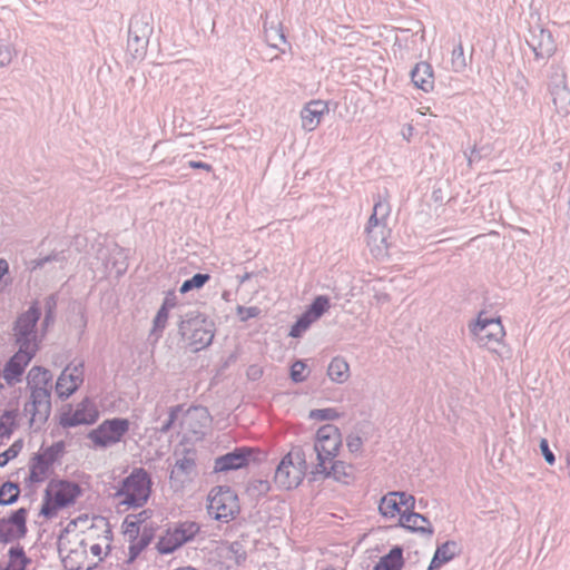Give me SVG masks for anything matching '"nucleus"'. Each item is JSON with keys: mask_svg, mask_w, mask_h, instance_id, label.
<instances>
[{"mask_svg": "<svg viewBox=\"0 0 570 570\" xmlns=\"http://www.w3.org/2000/svg\"><path fill=\"white\" fill-rule=\"evenodd\" d=\"M98 417V411L95 404L88 400H82L75 410L63 412L60 416V425L63 428H73L81 424H91Z\"/></svg>", "mask_w": 570, "mask_h": 570, "instance_id": "f3484780", "label": "nucleus"}, {"mask_svg": "<svg viewBox=\"0 0 570 570\" xmlns=\"http://www.w3.org/2000/svg\"><path fill=\"white\" fill-rule=\"evenodd\" d=\"M401 503H399L396 491H393L381 499L379 511L384 518H394L403 513Z\"/></svg>", "mask_w": 570, "mask_h": 570, "instance_id": "c85d7f7f", "label": "nucleus"}, {"mask_svg": "<svg viewBox=\"0 0 570 570\" xmlns=\"http://www.w3.org/2000/svg\"><path fill=\"white\" fill-rule=\"evenodd\" d=\"M321 473H325L327 476H333L337 481H343L344 478L351 475V466L346 465L342 461L333 460L332 462H327L326 471H320Z\"/></svg>", "mask_w": 570, "mask_h": 570, "instance_id": "c9c22d12", "label": "nucleus"}, {"mask_svg": "<svg viewBox=\"0 0 570 570\" xmlns=\"http://www.w3.org/2000/svg\"><path fill=\"white\" fill-rule=\"evenodd\" d=\"M196 473V454L191 450H186L181 454H176V461L173 466L170 478L185 482Z\"/></svg>", "mask_w": 570, "mask_h": 570, "instance_id": "4be33fe9", "label": "nucleus"}, {"mask_svg": "<svg viewBox=\"0 0 570 570\" xmlns=\"http://www.w3.org/2000/svg\"><path fill=\"white\" fill-rule=\"evenodd\" d=\"M391 213L390 203L386 199H383L379 196L377 200H375L373 206V213L368 218L371 223H386L387 217Z\"/></svg>", "mask_w": 570, "mask_h": 570, "instance_id": "f704fd0d", "label": "nucleus"}, {"mask_svg": "<svg viewBox=\"0 0 570 570\" xmlns=\"http://www.w3.org/2000/svg\"><path fill=\"white\" fill-rule=\"evenodd\" d=\"M151 17L147 14L135 16L129 23L128 33L149 40L153 35Z\"/></svg>", "mask_w": 570, "mask_h": 570, "instance_id": "cd10ccee", "label": "nucleus"}, {"mask_svg": "<svg viewBox=\"0 0 570 570\" xmlns=\"http://www.w3.org/2000/svg\"><path fill=\"white\" fill-rule=\"evenodd\" d=\"M264 32L267 43L273 48H278L279 42L286 43V37L281 23H272L269 27L264 22Z\"/></svg>", "mask_w": 570, "mask_h": 570, "instance_id": "473e14b6", "label": "nucleus"}, {"mask_svg": "<svg viewBox=\"0 0 570 570\" xmlns=\"http://www.w3.org/2000/svg\"><path fill=\"white\" fill-rule=\"evenodd\" d=\"M470 332L481 347L491 352H498L505 336L504 327L500 318H491L485 313H480L476 321L469 325Z\"/></svg>", "mask_w": 570, "mask_h": 570, "instance_id": "0eeeda50", "label": "nucleus"}, {"mask_svg": "<svg viewBox=\"0 0 570 570\" xmlns=\"http://www.w3.org/2000/svg\"><path fill=\"white\" fill-rule=\"evenodd\" d=\"M330 298L325 295H320L315 297L311 306L305 312L307 315L311 316L315 322L322 317V315L327 312L330 308Z\"/></svg>", "mask_w": 570, "mask_h": 570, "instance_id": "4c0bfd02", "label": "nucleus"}, {"mask_svg": "<svg viewBox=\"0 0 570 570\" xmlns=\"http://www.w3.org/2000/svg\"><path fill=\"white\" fill-rule=\"evenodd\" d=\"M153 539L151 531L144 528L141 534L129 540L128 562H132L148 547Z\"/></svg>", "mask_w": 570, "mask_h": 570, "instance_id": "c756f323", "label": "nucleus"}, {"mask_svg": "<svg viewBox=\"0 0 570 570\" xmlns=\"http://www.w3.org/2000/svg\"><path fill=\"white\" fill-rule=\"evenodd\" d=\"M306 368V364L298 360L294 362V364L291 367V379L295 383H301L306 380V375L304 374Z\"/></svg>", "mask_w": 570, "mask_h": 570, "instance_id": "8fccbe9b", "label": "nucleus"}, {"mask_svg": "<svg viewBox=\"0 0 570 570\" xmlns=\"http://www.w3.org/2000/svg\"><path fill=\"white\" fill-rule=\"evenodd\" d=\"M81 546V551H78V550H72L66 558V562H73L76 560L77 557H79L80 554H83L86 553V547L83 544V541H81L80 543Z\"/></svg>", "mask_w": 570, "mask_h": 570, "instance_id": "0e129e2a", "label": "nucleus"}, {"mask_svg": "<svg viewBox=\"0 0 570 570\" xmlns=\"http://www.w3.org/2000/svg\"><path fill=\"white\" fill-rule=\"evenodd\" d=\"M188 167L194 168V169H204L206 171H212L213 170V166L212 165H209L207 163H204V161H197V160L188 161Z\"/></svg>", "mask_w": 570, "mask_h": 570, "instance_id": "e2e57ef3", "label": "nucleus"}, {"mask_svg": "<svg viewBox=\"0 0 570 570\" xmlns=\"http://www.w3.org/2000/svg\"><path fill=\"white\" fill-rule=\"evenodd\" d=\"M179 331L186 337L195 351L205 348L214 338V325L202 315L185 320L180 323Z\"/></svg>", "mask_w": 570, "mask_h": 570, "instance_id": "9d476101", "label": "nucleus"}, {"mask_svg": "<svg viewBox=\"0 0 570 570\" xmlns=\"http://www.w3.org/2000/svg\"><path fill=\"white\" fill-rule=\"evenodd\" d=\"M80 493V487L75 482L51 480L47 485L40 513L52 518L60 509L72 504Z\"/></svg>", "mask_w": 570, "mask_h": 570, "instance_id": "20e7f679", "label": "nucleus"}, {"mask_svg": "<svg viewBox=\"0 0 570 570\" xmlns=\"http://www.w3.org/2000/svg\"><path fill=\"white\" fill-rule=\"evenodd\" d=\"M128 517L131 518L132 520L138 521V523L141 524L147 519H149L151 517V511L150 510H142L141 512H139L137 514H129Z\"/></svg>", "mask_w": 570, "mask_h": 570, "instance_id": "680f3d73", "label": "nucleus"}, {"mask_svg": "<svg viewBox=\"0 0 570 570\" xmlns=\"http://www.w3.org/2000/svg\"><path fill=\"white\" fill-rule=\"evenodd\" d=\"M207 510L215 520L227 523L240 511L238 497L229 487H215L208 494Z\"/></svg>", "mask_w": 570, "mask_h": 570, "instance_id": "39448f33", "label": "nucleus"}, {"mask_svg": "<svg viewBox=\"0 0 570 570\" xmlns=\"http://www.w3.org/2000/svg\"><path fill=\"white\" fill-rule=\"evenodd\" d=\"M27 514V509L20 508L8 518L0 519V543H8L26 535Z\"/></svg>", "mask_w": 570, "mask_h": 570, "instance_id": "2eb2a0df", "label": "nucleus"}, {"mask_svg": "<svg viewBox=\"0 0 570 570\" xmlns=\"http://www.w3.org/2000/svg\"><path fill=\"white\" fill-rule=\"evenodd\" d=\"M83 382V363L69 364L59 375L56 393L60 399H68Z\"/></svg>", "mask_w": 570, "mask_h": 570, "instance_id": "dca6fc26", "label": "nucleus"}, {"mask_svg": "<svg viewBox=\"0 0 570 570\" xmlns=\"http://www.w3.org/2000/svg\"><path fill=\"white\" fill-rule=\"evenodd\" d=\"M65 450L63 442H57L51 446L45 449L39 455L43 458L50 465L62 454Z\"/></svg>", "mask_w": 570, "mask_h": 570, "instance_id": "c03bdc74", "label": "nucleus"}, {"mask_svg": "<svg viewBox=\"0 0 570 570\" xmlns=\"http://www.w3.org/2000/svg\"><path fill=\"white\" fill-rule=\"evenodd\" d=\"M411 79L414 86L425 92L434 88V73L430 63L419 62L411 71Z\"/></svg>", "mask_w": 570, "mask_h": 570, "instance_id": "b1692460", "label": "nucleus"}, {"mask_svg": "<svg viewBox=\"0 0 570 570\" xmlns=\"http://www.w3.org/2000/svg\"><path fill=\"white\" fill-rule=\"evenodd\" d=\"M168 320V311L166 309V306H161L159 311L156 314V317L154 320V328L153 332H161L167 323Z\"/></svg>", "mask_w": 570, "mask_h": 570, "instance_id": "864d4df0", "label": "nucleus"}, {"mask_svg": "<svg viewBox=\"0 0 570 570\" xmlns=\"http://www.w3.org/2000/svg\"><path fill=\"white\" fill-rule=\"evenodd\" d=\"M252 452L250 448H237L225 455L216 458L214 470L216 472H227L242 469L248 464Z\"/></svg>", "mask_w": 570, "mask_h": 570, "instance_id": "aec40b11", "label": "nucleus"}, {"mask_svg": "<svg viewBox=\"0 0 570 570\" xmlns=\"http://www.w3.org/2000/svg\"><path fill=\"white\" fill-rule=\"evenodd\" d=\"M50 464L43 460L39 454L33 456L30 461L29 480L32 483H39L46 480L50 470Z\"/></svg>", "mask_w": 570, "mask_h": 570, "instance_id": "2f4dec72", "label": "nucleus"}, {"mask_svg": "<svg viewBox=\"0 0 570 570\" xmlns=\"http://www.w3.org/2000/svg\"><path fill=\"white\" fill-rule=\"evenodd\" d=\"M460 552L459 544L455 541H446L436 548L434 557L429 566V570L439 569L444 563L451 561Z\"/></svg>", "mask_w": 570, "mask_h": 570, "instance_id": "a878e982", "label": "nucleus"}, {"mask_svg": "<svg viewBox=\"0 0 570 570\" xmlns=\"http://www.w3.org/2000/svg\"><path fill=\"white\" fill-rule=\"evenodd\" d=\"M403 564V550L401 547H394L380 559L373 570H401Z\"/></svg>", "mask_w": 570, "mask_h": 570, "instance_id": "bb28decb", "label": "nucleus"}, {"mask_svg": "<svg viewBox=\"0 0 570 570\" xmlns=\"http://www.w3.org/2000/svg\"><path fill=\"white\" fill-rule=\"evenodd\" d=\"M315 321L311 318L309 315L306 313H303V315L296 321V323L292 326L289 331V336L292 337H301L304 332L308 330V327L314 323Z\"/></svg>", "mask_w": 570, "mask_h": 570, "instance_id": "37998d69", "label": "nucleus"}, {"mask_svg": "<svg viewBox=\"0 0 570 570\" xmlns=\"http://www.w3.org/2000/svg\"><path fill=\"white\" fill-rule=\"evenodd\" d=\"M151 479L142 468H135L117 487L115 499L118 505L129 508L144 507L151 493Z\"/></svg>", "mask_w": 570, "mask_h": 570, "instance_id": "f03ea898", "label": "nucleus"}, {"mask_svg": "<svg viewBox=\"0 0 570 570\" xmlns=\"http://www.w3.org/2000/svg\"><path fill=\"white\" fill-rule=\"evenodd\" d=\"M308 417L317 421H334L341 417V413L333 407L315 409L309 412Z\"/></svg>", "mask_w": 570, "mask_h": 570, "instance_id": "79ce46f5", "label": "nucleus"}, {"mask_svg": "<svg viewBox=\"0 0 570 570\" xmlns=\"http://www.w3.org/2000/svg\"><path fill=\"white\" fill-rule=\"evenodd\" d=\"M549 91L558 114L567 115L570 110V89L567 85V75L558 65L551 66Z\"/></svg>", "mask_w": 570, "mask_h": 570, "instance_id": "9b49d317", "label": "nucleus"}, {"mask_svg": "<svg viewBox=\"0 0 570 570\" xmlns=\"http://www.w3.org/2000/svg\"><path fill=\"white\" fill-rule=\"evenodd\" d=\"M217 556L227 563V568L232 566H242L246 561L247 553L242 542H222L216 548Z\"/></svg>", "mask_w": 570, "mask_h": 570, "instance_id": "5701e85b", "label": "nucleus"}, {"mask_svg": "<svg viewBox=\"0 0 570 570\" xmlns=\"http://www.w3.org/2000/svg\"><path fill=\"white\" fill-rule=\"evenodd\" d=\"M20 489L18 484L7 481L0 485V504H12L18 500Z\"/></svg>", "mask_w": 570, "mask_h": 570, "instance_id": "e433bc0d", "label": "nucleus"}, {"mask_svg": "<svg viewBox=\"0 0 570 570\" xmlns=\"http://www.w3.org/2000/svg\"><path fill=\"white\" fill-rule=\"evenodd\" d=\"M23 448V441L17 440L14 441L9 449H7L4 452L0 453V466H4L14 459L22 450Z\"/></svg>", "mask_w": 570, "mask_h": 570, "instance_id": "a18cd8bd", "label": "nucleus"}, {"mask_svg": "<svg viewBox=\"0 0 570 570\" xmlns=\"http://www.w3.org/2000/svg\"><path fill=\"white\" fill-rule=\"evenodd\" d=\"M149 40L128 33L127 49L134 59H141L147 50Z\"/></svg>", "mask_w": 570, "mask_h": 570, "instance_id": "72a5a7b5", "label": "nucleus"}, {"mask_svg": "<svg viewBox=\"0 0 570 570\" xmlns=\"http://www.w3.org/2000/svg\"><path fill=\"white\" fill-rule=\"evenodd\" d=\"M13 415L10 412H6L0 416V440L9 438L12 433Z\"/></svg>", "mask_w": 570, "mask_h": 570, "instance_id": "de8ad7c7", "label": "nucleus"}, {"mask_svg": "<svg viewBox=\"0 0 570 570\" xmlns=\"http://www.w3.org/2000/svg\"><path fill=\"white\" fill-rule=\"evenodd\" d=\"M399 503L404 508L403 512H407L414 509L415 499L413 495L407 494L406 492H397Z\"/></svg>", "mask_w": 570, "mask_h": 570, "instance_id": "6e6d98bb", "label": "nucleus"}, {"mask_svg": "<svg viewBox=\"0 0 570 570\" xmlns=\"http://www.w3.org/2000/svg\"><path fill=\"white\" fill-rule=\"evenodd\" d=\"M210 276L208 274H195L191 278L186 279L180 286V293L185 294L194 288L203 287L208 281Z\"/></svg>", "mask_w": 570, "mask_h": 570, "instance_id": "a19ab883", "label": "nucleus"}, {"mask_svg": "<svg viewBox=\"0 0 570 570\" xmlns=\"http://www.w3.org/2000/svg\"><path fill=\"white\" fill-rule=\"evenodd\" d=\"M350 366L342 357H334L327 368L328 377L336 383H344L348 379Z\"/></svg>", "mask_w": 570, "mask_h": 570, "instance_id": "7c9ffc66", "label": "nucleus"}, {"mask_svg": "<svg viewBox=\"0 0 570 570\" xmlns=\"http://www.w3.org/2000/svg\"><path fill=\"white\" fill-rule=\"evenodd\" d=\"M307 470L306 452L303 446H293L276 468L275 483L285 490L301 484Z\"/></svg>", "mask_w": 570, "mask_h": 570, "instance_id": "7ed1b4c3", "label": "nucleus"}, {"mask_svg": "<svg viewBox=\"0 0 570 570\" xmlns=\"http://www.w3.org/2000/svg\"><path fill=\"white\" fill-rule=\"evenodd\" d=\"M200 525L195 521L176 522L169 525L158 538L156 550L160 554H169L195 539Z\"/></svg>", "mask_w": 570, "mask_h": 570, "instance_id": "423d86ee", "label": "nucleus"}, {"mask_svg": "<svg viewBox=\"0 0 570 570\" xmlns=\"http://www.w3.org/2000/svg\"><path fill=\"white\" fill-rule=\"evenodd\" d=\"M540 450L542 452V455L544 456V460L547 463L552 465L556 462V456L553 452L550 450L548 441L546 439H542L540 441Z\"/></svg>", "mask_w": 570, "mask_h": 570, "instance_id": "bf43d9fd", "label": "nucleus"}, {"mask_svg": "<svg viewBox=\"0 0 570 570\" xmlns=\"http://www.w3.org/2000/svg\"><path fill=\"white\" fill-rule=\"evenodd\" d=\"M91 568H92L91 564L82 566V564L78 563L77 566H73V564L70 566V570H90Z\"/></svg>", "mask_w": 570, "mask_h": 570, "instance_id": "774afa93", "label": "nucleus"}, {"mask_svg": "<svg viewBox=\"0 0 570 570\" xmlns=\"http://www.w3.org/2000/svg\"><path fill=\"white\" fill-rule=\"evenodd\" d=\"M342 444L341 433L337 426L325 424L316 432L313 451L317 458V471H326L327 462H332Z\"/></svg>", "mask_w": 570, "mask_h": 570, "instance_id": "6e6552de", "label": "nucleus"}, {"mask_svg": "<svg viewBox=\"0 0 570 570\" xmlns=\"http://www.w3.org/2000/svg\"><path fill=\"white\" fill-rule=\"evenodd\" d=\"M328 112L327 104L322 100H312L301 111L302 127L313 131L320 125L323 116Z\"/></svg>", "mask_w": 570, "mask_h": 570, "instance_id": "412c9836", "label": "nucleus"}, {"mask_svg": "<svg viewBox=\"0 0 570 570\" xmlns=\"http://www.w3.org/2000/svg\"><path fill=\"white\" fill-rule=\"evenodd\" d=\"M109 544L106 546V551H104L102 547L99 543H94L89 547L90 553L97 558V562L92 566H96L98 562L102 561L104 558L108 554Z\"/></svg>", "mask_w": 570, "mask_h": 570, "instance_id": "4d7b16f0", "label": "nucleus"}, {"mask_svg": "<svg viewBox=\"0 0 570 570\" xmlns=\"http://www.w3.org/2000/svg\"><path fill=\"white\" fill-rule=\"evenodd\" d=\"M51 372L41 366H33L27 376L30 390V401L24 405V412L30 415V428L39 430L51 413Z\"/></svg>", "mask_w": 570, "mask_h": 570, "instance_id": "f257e3e1", "label": "nucleus"}, {"mask_svg": "<svg viewBox=\"0 0 570 570\" xmlns=\"http://www.w3.org/2000/svg\"><path fill=\"white\" fill-rule=\"evenodd\" d=\"M366 232V242L371 252L374 256L380 257L386 254L387 250V236L390 230L386 226V223H371L367 222V226L365 228Z\"/></svg>", "mask_w": 570, "mask_h": 570, "instance_id": "6ab92c4d", "label": "nucleus"}, {"mask_svg": "<svg viewBox=\"0 0 570 570\" xmlns=\"http://www.w3.org/2000/svg\"><path fill=\"white\" fill-rule=\"evenodd\" d=\"M129 429L130 422L127 419H108L90 431L88 439L94 443L95 448L107 449L119 443Z\"/></svg>", "mask_w": 570, "mask_h": 570, "instance_id": "1a4fd4ad", "label": "nucleus"}, {"mask_svg": "<svg viewBox=\"0 0 570 570\" xmlns=\"http://www.w3.org/2000/svg\"><path fill=\"white\" fill-rule=\"evenodd\" d=\"M527 43L533 51L537 60H548L557 51V43L552 33L539 26L530 29Z\"/></svg>", "mask_w": 570, "mask_h": 570, "instance_id": "4468645a", "label": "nucleus"}, {"mask_svg": "<svg viewBox=\"0 0 570 570\" xmlns=\"http://www.w3.org/2000/svg\"><path fill=\"white\" fill-rule=\"evenodd\" d=\"M17 57V50L13 45L0 43V68L8 67Z\"/></svg>", "mask_w": 570, "mask_h": 570, "instance_id": "49530a36", "label": "nucleus"}, {"mask_svg": "<svg viewBox=\"0 0 570 570\" xmlns=\"http://www.w3.org/2000/svg\"><path fill=\"white\" fill-rule=\"evenodd\" d=\"M27 558L24 551L20 547H12L9 550V562L6 570H24Z\"/></svg>", "mask_w": 570, "mask_h": 570, "instance_id": "58836bf2", "label": "nucleus"}, {"mask_svg": "<svg viewBox=\"0 0 570 570\" xmlns=\"http://www.w3.org/2000/svg\"><path fill=\"white\" fill-rule=\"evenodd\" d=\"M9 273V263L4 258H0V286L2 284L7 285L8 282L4 279V276Z\"/></svg>", "mask_w": 570, "mask_h": 570, "instance_id": "052dcab7", "label": "nucleus"}, {"mask_svg": "<svg viewBox=\"0 0 570 570\" xmlns=\"http://www.w3.org/2000/svg\"><path fill=\"white\" fill-rule=\"evenodd\" d=\"M65 259V257L62 256V253H56V254H51V255H48V256H45V257H41V258H38V259H35L32 261V268H41L43 267L47 263H50V262H62Z\"/></svg>", "mask_w": 570, "mask_h": 570, "instance_id": "5fc2aeb1", "label": "nucleus"}, {"mask_svg": "<svg viewBox=\"0 0 570 570\" xmlns=\"http://www.w3.org/2000/svg\"><path fill=\"white\" fill-rule=\"evenodd\" d=\"M466 68V59L461 42L453 48L451 55V69L454 72H462Z\"/></svg>", "mask_w": 570, "mask_h": 570, "instance_id": "ea45409f", "label": "nucleus"}, {"mask_svg": "<svg viewBox=\"0 0 570 570\" xmlns=\"http://www.w3.org/2000/svg\"><path fill=\"white\" fill-rule=\"evenodd\" d=\"M181 410H183L181 405H176V406L170 407L168 419L158 429L159 433L167 434L170 431V429L173 428V425L175 424V422L178 417V413L181 412Z\"/></svg>", "mask_w": 570, "mask_h": 570, "instance_id": "09e8293b", "label": "nucleus"}, {"mask_svg": "<svg viewBox=\"0 0 570 570\" xmlns=\"http://www.w3.org/2000/svg\"><path fill=\"white\" fill-rule=\"evenodd\" d=\"M475 153H476L475 147H473V148H472V150L470 151V154L464 153V155H465V157H466V159H468L469 165H471V164L473 163V160L475 159V156H474V154H475Z\"/></svg>", "mask_w": 570, "mask_h": 570, "instance_id": "338daca9", "label": "nucleus"}, {"mask_svg": "<svg viewBox=\"0 0 570 570\" xmlns=\"http://www.w3.org/2000/svg\"><path fill=\"white\" fill-rule=\"evenodd\" d=\"M346 445L352 453H357L362 450L363 441L357 435H348L346 440Z\"/></svg>", "mask_w": 570, "mask_h": 570, "instance_id": "13d9d810", "label": "nucleus"}, {"mask_svg": "<svg viewBox=\"0 0 570 570\" xmlns=\"http://www.w3.org/2000/svg\"><path fill=\"white\" fill-rule=\"evenodd\" d=\"M40 317V309L31 306L27 312L21 314L14 327V336L18 346L29 344L33 351L38 350L36 325Z\"/></svg>", "mask_w": 570, "mask_h": 570, "instance_id": "ddd939ff", "label": "nucleus"}, {"mask_svg": "<svg viewBox=\"0 0 570 570\" xmlns=\"http://www.w3.org/2000/svg\"><path fill=\"white\" fill-rule=\"evenodd\" d=\"M37 351L32 350L29 344H24V346H19L18 352L8 361L3 368L2 377L9 385H13L14 383L20 381V377L29 364L31 358L35 356Z\"/></svg>", "mask_w": 570, "mask_h": 570, "instance_id": "a211bd4d", "label": "nucleus"}, {"mask_svg": "<svg viewBox=\"0 0 570 570\" xmlns=\"http://www.w3.org/2000/svg\"><path fill=\"white\" fill-rule=\"evenodd\" d=\"M175 304H176L175 297L167 296L161 306H166V309L168 311L169 308H173L175 306Z\"/></svg>", "mask_w": 570, "mask_h": 570, "instance_id": "69168bd1", "label": "nucleus"}, {"mask_svg": "<svg viewBox=\"0 0 570 570\" xmlns=\"http://www.w3.org/2000/svg\"><path fill=\"white\" fill-rule=\"evenodd\" d=\"M236 311H237V315L242 322H246L249 318L257 317L261 313V308L257 306L245 307V306L239 305V306H237Z\"/></svg>", "mask_w": 570, "mask_h": 570, "instance_id": "603ef678", "label": "nucleus"}, {"mask_svg": "<svg viewBox=\"0 0 570 570\" xmlns=\"http://www.w3.org/2000/svg\"><path fill=\"white\" fill-rule=\"evenodd\" d=\"M400 524L413 532H420L428 535L433 534L430 521L422 514L413 512V510L403 512L400 517Z\"/></svg>", "mask_w": 570, "mask_h": 570, "instance_id": "393cba45", "label": "nucleus"}, {"mask_svg": "<svg viewBox=\"0 0 570 570\" xmlns=\"http://www.w3.org/2000/svg\"><path fill=\"white\" fill-rule=\"evenodd\" d=\"M124 525L126 528L125 529V537H127L128 540H131V539H134V538H136V537L141 534V532H140V524L138 523V521L132 520L128 515L125 519Z\"/></svg>", "mask_w": 570, "mask_h": 570, "instance_id": "3c124183", "label": "nucleus"}, {"mask_svg": "<svg viewBox=\"0 0 570 570\" xmlns=\"http://www.w3.org/2000/svg\"><path fill=\"white\" fill-rule=\"evenodd\" d=\"M210 415L206 407H189L180 421V430L184 438L188 440H199L205 434V429L210 424Z\"/></svg>", "mask_w": 570, "mask_h": 570, "instance_id": "f8f14e48", "label": "nucleus"}]
</instances>
